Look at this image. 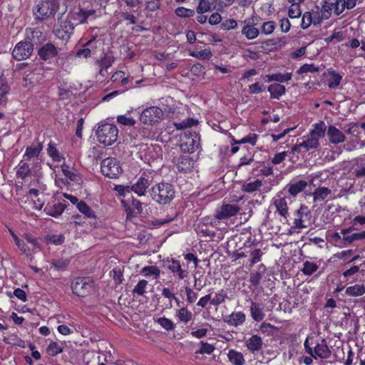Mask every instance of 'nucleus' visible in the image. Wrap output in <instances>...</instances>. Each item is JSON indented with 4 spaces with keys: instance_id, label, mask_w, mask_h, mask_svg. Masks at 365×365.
Segmentation results:
<instances>
[{
    "instance_id": "nucleus-1",
    "label": "nucleus",
    "mask_w": 365,
    "mask_h": 365,
    "mask_svg": "<svg viewBox=\"0 0 365 365\" xmlns=\"http://www.w3.org/2000/svg\"><path fill=\"white\" fill-rule=\"evenodd\" d=\"M173 186L167 182L156 184L150 190L152 199L160 205L169 204L175 197Z\"/></svg>"
},
{
    "instance_id": "nucleus-2",
    "label": "nucleus",
    "mask_w": 365,
    "mask_h": 365,
    "mask_svg": "<svg viewBox=\"0 0 365 365\" xmlns=\"http://www.w3.org/2000/svg\"><path fill=\"white\" fill-rule=\"evenodd\" d=\"M96 11L93 9H85L81 6L72 9L67 16V18L76 26L80 24H86L97 18Z\"/></svg>"
},
{
    "instance_id": "nucleus-3",
    "label": "nucleus",
    "mask_w": 365,
    "mask_h": 365,
    "mask_svg": "<svg viewBox=\"0 0 365 365\" xmlns=\"http://www.w3.org/2000/svg\"><path fill=\"white\" fill-rule=\"evenodd\" d=\"M326 131V125L324 122L320 121L314 125V128L309 132V134L304 137L302 142L303 148L306 150L316 149L319 143V140L324 136Z\"/></svg>"
},
{
    "instance_id": "nucleus-4",
    "label": "nucleus",
    "mask_w": 365,
    "mask_h": 365,
    "mask_svg": "<svg viewBox=\"0 0 365 365\" xmlns=\"http://www.w3.org/2000/svg\"><path fill=\"white\" fill-rule=\"evenodd\" d=\"M118 130L113 124L105 123L96 132L98 140L104 145H111L117 140Z\"/></svg>"
},
{
    "instance_id": "nucleus-5",
    "label": "nucleus",
    "mask_w": 365,
    "mask_h": 365,
    "mask_svg": "<svg viewBox=\"0 0 365 365\" xmlns=\"http://www.w3.org/2000/svg\"><path fill=\"white\" fill-rule=\"evenodd\" d=\"M58 8L56 0H42L36 7L34 15L38 19H45L54 14Z\"/></svg>"
},
{
    "instance_id": "nucleus-6",
    "label": "nucleus",
    "mask_w": 365,
    "mask_h": 365,
    "mask_svg": "<svg viewBox=\"0 0 365 365\" xmlns=\"http://www.w3.org/2000/svg\"><path fill=\"white\" fill-rule=\"evenodd\" d=\"M101 170L103 175L110 178H116L123 172L119 162L114 158H107L103 160Z\"/></svg>"
},
{
    "instance_id": "nucleus-7",
    "label": "nucleus",
    "mask_w": 365,
    "mask_h": 365,
    "mask_svg": "<svg viewBox=\"0 0 365 365\" xmlns=\"http://www.w3.org/2000/svg\"><path fill=\"white\" fill-rule=\"evenodd\" d=\"M93 287V281L87 277H78L71 285L73 293L81 297L87 296L91 292Z\"/></svg>"
},
{
    "instance_id": "nucleus-8",
    "label": "nucleus",
    "mask_w": 365,
    "mask_h": 365,
    "mask_svg": "<svg viewBox=\"0 0 365 365\" xmlns=\"http://www.w3.org/2000/svg\"><path fill=\"white\" fill-rule=\"evenodd\" d=\"M163 117V111L157 106H151L144 109L140 115V120L143 124L153 125L159 122Z\"/></svg>"
},
{
    "instance_id": "nucleus-9",
    "label": "nucleus",
    "mask_w": 365,
    "mask_h": 365,
    "mask_svg": "<svg viewBox=\"0 0 365 365\" xmlns=\"http://www.w3.org/2000/svg\"><path fill=\"white\" fill-rule=\"evenodd\" d=\"M34 51L31 41H25L19 42L12 51V56L16 61H22L31 56Z\"/></svg>"
},
{
    "instance_id": "nucleus-10",
    "label": "nucleus",
    "mask_w": 365,
    "mask_h": 365,
    "mask_svg": "<svg viewBox=\"0 0 365 365\" xmlns=\"http://www.w3.org/2000/svg\"><path fill=\"white\" fill-rule=\"evenodd\" d=\"M240 210L238 205L235 204H223L215 211V217L223 220L236 215Z\"/></svg>"
},
{
    "instance_id": "nucleus-11",
    "label": "nucleus",
    "mask_w": 365,
    "mask_h": 365,
    "mask_svg": "<svg viewBox=\"0 0 365 365\" xmlns=\"http://www.w3.org/2000/svg\"><path fill=\"white\" fill-rule=\"evenodd\" d=\"M75 27L72 22L66 17V19L59 21V25L55 30V34L58 38L66 40L73 33Z\"/></svg>"
},
{
    "instance_id": "nucleus-12",
    "label": "nucleus",
    "mask_w": 365,
    "mask_h": 365,
    "mask_svg": "<svg viewBox=\"0 0 365 365\" xmlns=\"http://www.w3.org/2000/svg\"><path fill=\"white\" fill-rule=\"evenodd\" d=\"M294 216L293 228L302 229L308 227L306 222L309 214L307 207L301 206L300 208L294 212Z\"/></svg>"
},
{
    "instance_id": "nucleus-13",
    "label": "nucleus",
    "mask_w": 365,
    "mask_h": 365,
    "mask_svg": "<svg viewBox=\"0 0 365 365\" xmlns=\"http://www.w3.org/2000/svg\"><path fill=\"white\" fill-rule=\"evenodd\" d=\"M164 263L166 267L174 275H176L178 277V279H183L187 276L188 272L182 268L181 264L179 261L174 259H168L165 261H164Z\"/></svg>"
},
{
    "instance_id": "nucleus-14",
    "label": "nucleus",
    "mask_w": 365,
    "mask_h": 365,
    "mask_svg": "<svg viewBox=\"0 0 365 365\" xmlns=\"http://www.w3.org/2000/svg\"><path fill=\"white\" fill-rule=\"evenodd\" d=\"M58 53V48L52 43H46L38 50V55L41 60L48 61Z\"/></svg>"
},
{
    "instance_id": "nucleus-15",
    "label": "nucleus",
    "mask_w": 365,
    "mask_h": 365,
    "mask_svg": "<svg viewBox=\"0 0 365 365\" xmlns=\"http://www.w3.org/2000/svg\"><path fill=\"white\" fill-rule=\"evenodd\" d=\"M150 182L151 181L149 177L143 174L138 179L136 182L131 186V190L135 192L138 196H143L150 186Z\"/></svg>"
},
{
    "instance_id": "nucleus-16",
    "label": "nucleus",
    "mask_w": 365,
    "mask_h": 365,
    "mask_svg": "<svg viewBox=\"0 0 365 365\" xmlns=\"http://www.w3.org/2000/svg\"><path fill=\"white\" fill-rule=\"evenodd\" d=\"M254 21V17L252 19L244 21L245 26L241 32L248 40L255 39L259 34V29L255 27V23Z\"/></svg>"
},
{
    "instance_id": "nucleus-17",
    "label": "nucleus",
    "mask_w": 365,
    "mask_h": 365,
    "mask_svg": "<svg viewBox=\"0 0 365 365\" xmlns=\"http://www.w3.org/2000/svg\"><path fill=\"white\" fill-rule=\"evenodd\" d=\"M327 135L329 142L334 145L342 143L346 140L345 135L334 125L328 127Z\"/></svg>"
},
{
    "instance_id": "nucleus-18",
    "label": "nucleus",
    "mask_w": 365,
    "mask_h": 365,
    "mask_svg": "<svg viewBox=\"0 0 365 365\" xmlns=\"http://www.w3.org/2000/svg\"><path fill=\"white\" fill-rule=\"evenodd\" d=\"M314 20V25H320L324 20L328 19L331 16V13H328L323 6L320 8L315 6L311 11H309Z\"/></svg>"
},
{
    "instance_id": "nucleus-19",
    "label": "nucleus",
    "mask_w": 365,
    "mask_h": 365,
    "mask_svg": "<svg viewBox=\"0 0 365 365\" xmlns=\"http://www.w3.org/2000/svg\"><path fill=\"white\" fill-rule=\"evenodd\" d=\"M274 205L276 207V212H277L283 220H281V222H287V217L289 216L288 212V205L287 200L284 197H279L278 198L274 199Z\"/></svg>"
},
{
    "instance_id": "nucleus-20",
    "label": "nucleus",
    "mask_w": 365,
    "mask_h": 365,
    "mask_svg": "<svg viewBox=\"0 0 365 365\" xmlns=\"http://www.w3.org/2000/svg\"><path fill=\"white\" fill-rule=\"evenodd\" d=\"M25 39L28 41H31L33 44L41 43L45 41V36L43 35L42 31L37 28L34 29H26V38Z\"/></svg>"
},
{
    "instance_id": "nucleus-21",
    "label": "nucleus",
    "mask_w": 365,
    "mask_h": 365,
    "mask_svg": "<svg viewBox=\"0 0 365 365\" xmlns=\"http://www.w3.org/2000/svg\"><path fill=\"white\" fill-rule=\"evenodd\" d=\"M193 165L194 161L189 155H181L177 160L176 167L179 172H190L193 168Z\"/></svg>"
},
{
    "instance_id": "nucleus-22",
    "label": "nucleus",
    "mask_w": 365,
    "mask_h": 365,
    "mask_svg": "<svg viewBox=\"0 0 365 365\" xmlns=\"http://www.w3.org/2000/svg\"><path fill=\"white\" fill-rule=\"evenodd\" d=\"M66 207V205L61 202L48 203L44 207V212L50 216L58 217L63 212Z\"/></svg>"
},
{
    "instance_id": "nucleus-23",
    "label": "nucleus",
    "mask_w": 365,
    "mask_h": 365,
    "mask_svg": "<svg viewBox=\"0 0 365 365\" xmlns=\"http://www.w3.org/2000/svg\"><path fill=\"white\" fill-rule=\"evenodd\" d=\"M341 1V0H324L322 5L324 9H326L328 13L331 14V11H334V14L336 16H339L344 12V11H341L340 9H341V6H343Z\"/></svg>"
},
{
    "instance_id": "nucleus-24",
    "label": "nucleus",
    "mask_w": 365,
    "mask_h": 365,
    "mask_svg": "<svg viewBox=\"0 0 365 365\" xmlns=\"http://www.w3.org/2000/svg\"><path fill=\"white\" fill-rule=\"evenodd\" d=\"M314 354L317 358L321 359H328L331 356V350L328 347L325 339H322L321 343L315 344Z\"/></svg>"
},
{
    "instance_id": "nucleus-25",
    "label": "nucleus",
    "mask_w": 365,
    "mask_h": 365,
    "mask_svg": "<svg viewBox=\"0 0 365 365\" xmlns=\"http://www.w3.org/2000/svg\"><path fill=\"white\" fill-rule=\"evenodd\" d=\"M246 346L249 351L254 353L262 349L263 341L262 338L258 335H252L245 341Z\"/></svg>"
},
{
    "instance_id": "nucleus-26",
    "label": "nucleus",
    "mask_w": 365,
    "mask_h": 365,
    "mask_svg": "<svg viewBox=\"0 0 365 365\" xmlns=\"http://www.w3.org/2000/svg\"><path fill=\"white\" fill-rule=\"evenodd\" d=\"M308 182L305 180H299L290 182L287 185V191L290 195L295 197L303 191L307 186Z\"/></svg>"
},
{
    "instance_id": "nucleus-27",
    "label": "nucleus",
    "mask_w": 365,
    "mask_h": 365,
    "mask_svg": "<svg viewBox=\"0 0 365 365\" xmlns=\"http://www.w3.org/2000/svg\"><path fill=\"white\" fill-rule=\"evenodd\" d=\"M345 294L349 297H361L365 294V284L359 283L349 286L345 289Z\"/></svg>"
},
{
    "instance_id": "nucleus-28",
    "label": "nucleus",
    "mask_w": 365,
    "mask_h": 365,
    "mask_svg": "<svg viewBox=\"0 0 365 365\" xmlns=\"http://www.w3.org/2000/svg\"><path fill=\"white\" fill-rule=\"evenodd\" d=\"M246 319L245 314L242 312H232L228 316L226 322L234 327H237L242 324Z\"/></svg>"
},
{
    "instance_id": "nucleus-29",
    "label": "nucleus",
    "mask_w": 365,
    "mask_h": 365,
    "mask_svg": "<svg viewBox=\"0 0 365 365\" xmlns=\"http://www.w3.org/2000/svg\"><path fill=\"white\" fill-rule=\"evenodd\" d=\"M364 239H365V231L354 232L352 234H346L345 235H343L342 237V246L346 247L356 240Z\"/></svg>"
},
{
    "instance_id": "nucleus-30",
    "label": "nucleus",
    "mask_w": 365,
    "mask_h": 365,
    "mask_svg": "<svg viewBox=\"0 0 365 365\" xmlns=\"http://www.w3.org/2000/svg\"><path fill=\"white\" fill-rule=\"evenodd\" d=\"M292 73H272L269 74L266 76L267 82L269 83L272 81H277L280 83L287 82L292 78Z\"/></svg>"
},
{
    "instance_id": "nucleus-31",
    "label": "nucleus",
    "mask_w": 365,
    "mask_h": 365,
    "mask_svg": "<svg viewBox=\"0 0 365 365\" xmlns=\"http://www.w3.org/2000/svg\"><path fill=\"white\" fill-rule=\"evenodd\" d=\"M42 148L43 145L41 143H38L36 146L27 147L24 155V158L26 160H29L34 158H37L42 150Z\"/></svg>"
},
{
    "instance_id": "nucleus-32",
    "label": "nucleus",
    "mask_w": 365,
    "mask_h": 365,
    "mask_svg": "<svg viewBox=\"0 0 365 365\" xmlns=\"http://www.w3.org/2000/svg\"><path fill=\"white\" fill-rule=\"evenodd\" d=\"M268 91L270 93L271 98L279 99L280 96L285 93L286 88L279 83H273L269 86Z\"/></svg>"
},
{
    "instance_id": "nucleus-33",
    "label": "nucleus",
    "mask_w": 365,
    "mask_h": 365,
    "mask_svg": "<svg viewBox=\"0 0 365 365\" xmlns=\"http://www.w3.org/2000/svg\"><path fill=\"white\" fill-rule=\"evenodd\" d=\"M250 314L252 319L257 322H261L265 316L262 308L254 302H251Z\"/></svg>"
},
{
    "instance_id": "nucleus-34",
    "label": "nucleus",
    "mask_w": 365,
    "mask_h": 365,
    "mask_svg": "<svg viewBox=\"0 0 365 365\" xmlns=\"http://www.w3.org/2000/svg\"><path fill=\"white\" fill-rule=\"evenodd\" d=\"M227 357L233 365H243L245 364V359L242 354L235 349L229 351Z\"/></svg>"
},
{
    "instance_id": "nucleus-35",
    "label": "nucleus",
    "mask_w": 365,
    "mask_h": 365,
    "mask_svg": "<svg viewBox=\"0 0 365 365\" xmlns=\"http://www.w3.org/2000/svg\"><path fill=\"white\" fill-rule=\"evenodd\" d=\"M331 192V190L326 187H319L312 193L314 202H321Z\"/></svg>"
},
{
    "instance_id": "nucleus-36",
    "label": "nucleus",
    "mask_w": 365,
    "mask_h": 365,
    "mask_svg": "<svg viewBox=\"0 0 365 365\" xmlns=\"http://www.w3.org/2000/svg\"><path fill=\"white\" fill-rule=\"evenodd\" d=\"M114 62V57L111 55L106 54L103 58H102L100 61H98L97 63L100 67V74L103 75V72L111 66L113 63Z\"/></svg>"
},
{
    "instance_id": "nucleus-37",
    "label": "nucleus",
    "mask_w": 365,
    "mask_h": 365,
    "mask_svg": "<svg viewBox=\"0 0 365 365\" xmlns=\"http://www.w3.org/2000/svg\"><path fill=\"white\" fill-rule=\"evenodd\" d=\"M140 272L145 277H153L155 279H158L160 274V269L153 265L144 267Z\"/></svg>"
},
{
    "instance_id": "nucleus-38",
    "label": "nucleus",
    "mask_w": 365,
    "mask_h": 365,
    "mask_svg": "<svg viewBox=\"0 0 365 365\" xmlns=\"http://www.w3.org/2000/svg\"><path fill=\"white\" fill-rule=\"evenodd\" d=\"M63 173L72 181H78L79 176L78 172L75 169H71L69 165L63 163L61 166Z\"/></svg>"
},
{
    "instance_id": "nucleus-39",
    "label": "nucleus",
    "mask_w": 365,
    "mask_h": 365,
    "mask_svg": "<svg viewBox=\"0 0 365 365\" xmlns=\"http://www.w3.org/2000/svg\"><path fill=\"white\" fill-rule=\"evenodd\" d=\"M175 316L180 322L187 324L192 319V314L187 307H182L177 311Z\"/></svg>"
},
{
    "instance_id": "nucleus-40",
    "label": "nucleus",
    "mask_w": 365,
    "mask_h": 365,
    "mask_svg": "<svg viewBox=\"0 0 365 365\" xmlns=\"http://www.w3.org/2000/svg\"><path fill=\"white\" fill-rule=\"evenodd\" d=\"M262 186V180H256L255 181H252V182H245L243 185H242V190L246 192H255L258 190H259V188Z\"/></svg>"
},
{
    "instance_id": "nucleus-41",
    "label": "nucleus",
    "mask_w": 365,
    "mask_h": 365,
    "mask_svg": "<svg viewBox=\"0 0 365 365\" xmlns=\"http://www.w3.org/2000/svg\"><path fill=\"white\" fill-rule=\"evenodd\" d=\"M31 173L29 165L26 163L21 161L19 165V168L16 172L18 178L21 179H25Z\"/></svg>"
},
{
    "instance_id": "nucleus-42",
    "label": "nucleus",
    "mask_w": 365,
    "mask_h": 365,
    "mask_svg": "<svg viewBox=\"0 0 365 365\" xmlns=\"http://www.w3.org/2000/svg\"><path fill=\"white\" fill-rule=\"evenodd\" d=\"M78 210L88 218H95L96 215L93 210L84 202L80 201L77 205Z\"/></svg>"
},
{
    "instance_id": "nucleus-43",
    "label": "nucleus",
    "mask_w": 365,
    "mask_h": 365,
    "mask_svg": "<svg viewBox=\"0 0 365 365\" xmlns=\"http://www.w3.org/2000/svg\"><path fill=\"white\" fill-rule=\"evenodd\" d=\"M63 351V346L56 341H51L47 347L48 354L52 356H55Z\"/></svg>"
},
{
    "instance_id": "nucleus-44",
    "label": "nucleus",
    "mask_w": 365,
    "mask_h": 365,
    "mask_svg": "<svg viewBox=\"0 0 365 365\" xmlns=\"http://www.w3.org/2000/svg\"><path fill=\"white\" fill-rule=\"evenodd\" d=\"M319 268V265L314 262L306 261L303 263V268L301 269L304 274L311 275Z\"/></svg>"
},
{
    "instance_id": "nucleus-45",
    "label": "nucleus",
    "mask_w": 365,
    "mask_h": 365,
    "mask_svg": "<svg viewBox=\"0 0 365 365\" xmlns=\"http://www.w3.org/2000/svg\"><path fill=\"white\" fill-rule=\"evenodd\" d=\"M70 264V259L67 258L54 259L51 261V266L56 270H63Z\"/></svg>"
},
{
    "instance_id": "nucleus-46",
    "label": "nucleus",
    "mask_w": 365,
    "mask_h": 365,
    "mask_svg": "<svg viewBox=\"0 0 365 365\" xmlns=\"http://www.w3.org/2000/svg\"><path fill=\"white\" fill-rule=\"evenodd\" d=\"M197 121L193 118H188L179 123H174L173 125L177 130H182L190 128L197 124Z\"/></svg>"
},
{
    "instance_id": "nucleus-47",
    "label": "nucleus",
    "mask_w": 365,
    "mask_h": 365,
    "mask_svg": "<svg viewBox=\"0 0 365 365\" xmlns=\"http://www.w3.org/2000/svg\"><path fill=\"white\" fill-rule=\"evenodd\" d=\"M226 298H227L226 291L221 289L215 294V297L211 300V304L218 306L225 302Z\"/></svg>"
},
{
    "instance_id": "nucleus-48",
    "label": "nucleus",
    "mask_w": 365,
    "mask_h": 365,
    "mask_svg": "<svg viewBox=\"0 0 365 365\" xmlns=\"http://www.w3.org/2000/svg\"><path fill=\"white\" fill-rule=\"evenodd\" d=\"M212 4L209 0H200L197 7V13L202 14L212 9Z\"/></svg>"
},
{
    "instance_id": "nucleus-49",
    "label": "nucleus",
    "mask_w": 365,
    "mask_h": 365,
    "mask_svg": "<svg viewBox=\"0 0 365 365\" xmlns=\"http://www.w3.org/2000/svg\"><path fill=\"white\" fill-rule=\"evenodd\" d=\"M148 282L145 279L140 280L133 289V294L143 296L145 293Z\"/></svg>"
},
{
    "instance_id": "nucleus-50",
    "label": "nucleus",
    "mask_w": 365,
    "mask_h": 365,
    "mask_svg": "<svg viewBox=\"0 0 365 365\" xmlns=\"http://www.w3.org/2000/svg\"><path fill=\"white\" fill-rule=\"evenodd\" d=\"M190 55L193 57L201 60L210 59L212 54L210 49H204L201 51H192Z\"/></svg>"
},
{
    "instance_id": "nucleus-51",
    "label": "nucleus",
    "mask_w": 365,
    "mask_h": 365,
    "mask_svg": "<svg viewBox=\"0 0 365 365\" xmlns=\"http://www.w3.org/2000/svg\"><path fill=\"white\" fill-rule=\"evenodd\" d=\"M175 14L181 18L191 17L195 15V11L184 7H178L175 11Z\"/></svg>"
},
{
    "instance_id": "nucleus-52",
    "label": "nucleus",
    "mask_w": 365,
    "mask_h": 365,
    "mask_svg": "<svg viewBox=\"0 0 365 365\" xmlns=\"http://www.w3.org/2000/svg\"><path fill=\"white\" fill-rule=\"evenodd\" d=\"M250 255L251 257L250 266H253L255 264L261 261L263 252L260 249H254L250 251Z\"/></svg>"
},
{
    "instance_id": "nucleus-53",
    "label": "nucleus",
    "mask_w": 365,
    "mask_h": 365,
    "mask_svg": "<svg viewBox=\"0 0 365 365\" xmlns=\"http://www.w3.org/2000/svg\"><path fill=\"white\" fill-rule=\"evenodd\" d=\"M329 73L331 78L329 80L328 86L330 88H334L340 84L341 76L334 71H332Z\"/></svg>"
},
{
    "instance_id": "nucleus-54",
    "label": "nucleus",
    "mask_w": 365,
    "mask_h": 365,
    "mask_svg": "<svg viewBox=\"0 0 365 365\" xmlns=\"http://www.w3.org/2000/svg\"><path fill=\"white\" fill-rule=\"evenodd\" d=\"M363 158H359L357 160L356 166L354 173L356 178L365 177V165L362 163Z\"/></svg>"
},
{
    "instance_id": "nucleus-55",
    "label": "nucleus",
    "mask_w": 365,
    "mask_h": 365,
    "mask_svg": "<svg viewBox=\"0 0 365 365\" xmlns=\"http://www.w3.org/2000/svg\"><path fill=\"white\" fill-rule=\"evenodd\" d=\"M312 24H314L312 16L311 15L309 11H307L302 16L301 27L303 29H306L308 27H309Z\"/></svg>"
},
{
    "instance_id": "nucleus-56",
    "label": "nucleus",
    "mask_w": 365,
    "mask_h": 365,
    "mask_svg": "<svg viewBox=\"0 0 365 365\" xmlns=\"http://www.w3.org/2000/svg\"><path fill=\"white\" fill-rule=\"evenodd\" d=\"M158 323L167 331H171L175 328L173 322L166 317L159 318L158 319Z\"/></svg>"
},
{
    "instance_id": "nucleus-57",
    "label": "nucleus",
    "mask_w": 365,
    "mask_h": 365,
    "mask_svg": "<svg viewBox=\"0 0 365 365\" xmlns=\"http://www.w3.org/2000/svg\"><path fill=\"white\" fill-rule=\"evenodd\" d=\"M288 14L289 18L291 19L299 18L302 14V11L299 8V4H292V6L289 9Z\"/></svg>"
},
{
    "instance_id": "nucleus-58",
    "label": "nucleus",
    "mask_w": 365,
    "mask_h": 365,
    "mask_svg": "<svg viewBox=\"0 0 365 365\" xmlns=\"http://www.w3.org/2000/svg\"><path fill=\"white\" fill-rule=\"evenodd\" d=\"M215 346L212 344H210L206 342L201 341V347L200 349L197 351V353L201 354H210L213 352L215 350Z\"/></svg>"
},
{
    "instance_id": "nucleus-59",
    "label": "nucleus",
    "mask_w": 365,
    "mask_h": 365,
    "mask_svg": "<svg viewBox=\"0 0 365 365\" xmlns=\"http://www.w3.org/2000/svg\"><path fill=\"white\" fill-rule=\"evenodd\" d=\"M237 27V22L235 19H227L225 21H223L220 25V28L225 31L235 29Z\"/></svg>"
},
{
    "instance_id": "nucleus-60",
    "label": "nucleus",
    "mask_w": 365,
    "mask_h": 365,
    "mask_svg": "<svg viewBox=\"0 0 365 365\" xmlns=\"http://www.w3.org/2000/svg\"><path fill=\"white\" fill-rule=\"evenodd\" d=\"M117 122L123 125L132 126L135 124V120L133 118H128L125 115H118L117 118Z\"/></svg>"
},
{
    "instance_id": "nucleus-61",
    "label": "nucleus",
    "mask_w": 365,
    "mask_h": 365,
    "mask_svg": "<svg viewBox=\"0 0 365 365\" xmlns=\"http://www.w3.org/2000/svg\"><path fill=\"white\" fill-rule=\"evenodd\" d=\"M275 29V23L274 21H267L262 24V33L265 35L271 34Z\"/></svg>"
},
{
    "instance_id": "nucleus-62",
    "label": "nucleus",
    "mask_w": 365,
    "mask_h": 365,
    "mask_svg": "<svg viewBox=\"0 0 365 365\" xmlns=\"http://www.w3.org/2000/svg\"><path fill=\"white\" fill-rule=\"evenodd\" d=\"M47 153L48 155L56 161L60 160V155L58 150L56 148V147L52 144L49 143L48 148H47Z\"/></svg>"
},
{
    "instance_id": "nucleus-63",
    "label": "nucleus",
    "mask_w": 365,
    "mask_h": 365,
    "mask_svg": "<svg viewBox=\"0 0 365 365\" xmlns=\"http://www.w3.org/2000/svg\"><path fill=\"white\" fill-rule=\"evenodd\" d=\"M46 240L53 245H58L63 242L64 237L62 235H48Z\"/></svg>"
},
{
    "instance_id": "nucleus-64",
    "label": "nucleus",
    "mask_w": 365,
    "mask_h": 365,
    "mask_svg": "<svg viewBox=\"0 0 365 365\" xmlns=\"http://www.w3.org/2000/svg\"><path fill=\"white\" fill-rule=\"evenodd\" d=\"M190 72L196 76H201L205 73V68L202 64L197 63L191 67Z\"/></svg>"
}]
</instances>
